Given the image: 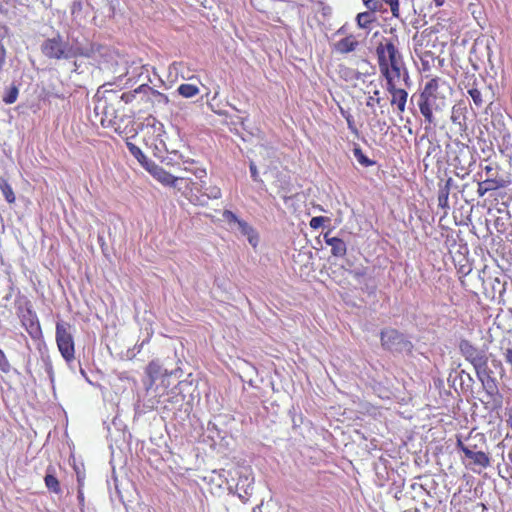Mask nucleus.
I'll list each match as a JSON object with an SVG mask.
<instances>
[{
	"mask_svg": "<svg viewBox=\"0 0 512 512\" xmlns=\"http://www.w3.org/2000/svg\"><path fill=\"white\" fill-rule=\"evenodd\" d=\"M41 52L44 56L53 60H69L77 56L90 57L93 48H83L76 44H70L57 33L56 36L48 38L41 44Z\"/></svg>",
	"mask_w": 512,
	"mask_h": 512,
	"instance_id": "f257e3e1",
	"label": "nucleus"
},
{
	"mask_svg": "<svg viewBox=\"0 0 512 512\" xmlns=\"http://www.w3.org/2000/svg\"><path fill=\"white\" fill-rule=\"evenodd\" d=\"M438 80L431 79L424 87L419 95L418 106L421 114L425 118V122L429 125H436L433 112H441L447 107V100L444 96H440L437 92Z\"/></svg>",
	"mask_w": 512,
	"mask_h": 512,
	"instance_id": "f03ea898",
	"label": "nucleus"
},
{
	"mask_svg": "<svg viewBox=\"0 0 512 512\" xmlns=\"http://www.w3.org/2000/svg\"><path fill=\"white\" fill-rule=\"evenodd\" d=\"M379 67L385 64L389 72H393L396 76L403 75L405 84H408V71L405 67L403 58L397 47L390 40L380 43L376 48Z\"/></svg>",
	"mask_w": 512,
	"mask_h": 512,
	"instance_id": "7ed1b4c3",
	"label": "nucleus"
},
{
	"mask_svg": "<svg viewBox=\"0 0 512 512\" xmlns=\"http://www.w3.org/2000/svg\"><path fill=\"white\" fill-rule=\"evenodd\" d=\"M459 350L461 355L473 365L477 375L485 372L488 357L484 350L477 348L467 339H462L459 342Z\"/></svg>",
	"mask_w": 512,
	"mask_h": 512,
	"instance_id": "20e7f679",
	"label": "nucleus"
},
{
	"mask_svg": "<svg viewBox=\"0 0 512 512\" xmlns=\"http://www.w3.org/2000/svg\"><path fill=\"white\" fill-rule=\"evenodd\" d=\"M56 342L59 351L67 363L74 360V340L70 332V325L67 323H57Z\"/></svg>",
	"mask_w": 512,
	"mask_h": 512,
	"instance_id": "39448f33",
	"label": "nucleus"
},
{
	"mask_svg": "<svg viewBox=\"0 0 512 512\" xmlns=\"http://www.w3.org/2000/svg\"><path fill=\"white\" fill-rule=\"evenodd\" d=\"M380 339L383 348L390 351L401 352L412 348L411 342L406 340L404 335L395 329L383 330Z\"/></svg>",
	"mask_w": 512,
	"mask_h": 512,
	"instance_id": "423d86ee",
	"label": "nucleus"
},
{
	"mask_svg": "<svg viewBox=\"0 0 512 512\" xmlns=\"http://www.w3.org/2000/svg\"><path fill=\"white\" fill-rule=\"evenodd\" d=\"M477 376L479 377L488 397L487 403L492 402L494 407L501 406L503 397L499 392L496 379L487 373H485L483 376L481 374Z\"/></svg>",
	"mask_w": 512,
	"mask_h": 512,
	"instance_id": "0eeeda50",
	"label": "nucleus"
},
{
	"mask_svg": "<svg viewBox=\"0 0 512 512\" xmlns=\"http://www.w3.org/2000/svg\"><path fill=\"white\" fill-rule=\"evenodd\" d=\"M95 115L99 117L102 126H109L114 123L117 117L116 109L107 103L106 99L98 100L94 108Z\"/></svg>",
	"mask_w": 512,
	"mask_h": 512,
	"instance_id": "6e6552de",
	"label": "nucleus"
},
{
	"mask_svg": "<svg viewBox=\"0 0 512 512\" xmlns=\"http://www.w3.org/2000/svg\"><path fill=\"white\" fill-rule=\"evenodd\" d=\"M152 176L157 179L159 182H161L164 185H169L172 187L177 186V182L179 180H183V177H176L170 174L169 172L165 171L162 167H159L155 163H147V169Z\"/></svg>",
	"mask_w": 512,
	"mask_h": 512,
	"instance_id": "1a4fd4ad",
	"label": "nucleus"
},
{
	"mask_svg": "<svg viewBox=\"0 0 512 512\" xmlns=\"http://www.w3.org/2000/svg\"><path fill=\"white\" fill-rule=\"evenodd\" d=\"M21 322L32 338L36 339L41 335V328L37 316L30 309H27L22 314Z\"/></svg>",
	"mask_w": 512,
	"mask_h": 512,
	"instance_id": "9d476101",
	"label": "nucleus"
},
{
	"mask_svg": "<svg viewBox=\"0 0 512 512\" xmlns=\"http://www.w3.org/2000/svg\"><path fill=\"white\" fill-rule=\"evenodd\" d=\"M506 187V181L497 177L496 174H491L484 181L478 183L477 193L479 197H483L487 192Z\"/></svg>",
	"mask_w": 512,
	"mask_h": 512,
	"instance_id": "9b49d317",
	"label": "nucleus"
},
{
	"mask_svg": "<svg viewBox=\"0 0 512 512\" xmlns=\"http://www.w3.org/2000/svg\"><path fill=\"white\" fill-rule=\"evenodd\" d=\"M178 372H182L180 367L175 370L168 371V369L163 368L157 360L151 361L146 368V373L152 382L161 375H177Z\"/></svg>",
	"mask_w": 512,
	"mask_h": 512,
	"instance_id": "f8f14e48",
	"label": "nucleus"
},
{
	"mask_svg": "<svg viewBox=\"0 0 512 512\" xmlns=\"http://www.w3.org/2000/svg\"><path fill=\"white\" fill-rule=\"evenodd\" d=\"M135 92H143L144 94L148 95V98L152 103L158 104L160 106L167 105L169 101L166 95L154 90L147 84L140 85L135 89Z\"/></svg>",
	"mask_w": 512,
	"mask_h": 512,
	"instance_id": "ddd939ff",
	"label": "nucleus"
},
{
	"mask_svg": "<svg viewBox=\"0 0 512 512\" xmlns=\"http://www.w3.org/2000/svg\"><path fill=\"white\" fill-rule=\"evenodd\" d=\"M381 73L386 78L387 81V91L394 96L396 92H401L404 89L398 88L397 85L403 75L396 76L393 72H389V69L386 68L385 64H381Z\"/></svg>",
	"mask_w": 512,
	"mask_h": 512,
	"instance_id": "4468645a",
	"label": "nucleus"
},
{
	"mask_svg": "<svg viewBox=\"0 0 512 512\" xmlns=\"http://www.w3.org/2000/svg\"><path fill=\"white\" fill-rule=\"evenodd\" d=\"M465 110L466 108L460 104L452 107L451 121L453 124L458 125L460 131H465L467 128Z\"/></svg>",
	"mask_w": 512,
	"mask_h": 512,
	"instance_id": "2eb2a0df",
	"label": "nucleus"
},
{
	"mask_svg": "<svg viewBox=\"0 0 512 512\" xmlns=\"http://www.w3.org/2000/svg\"><path fill=\"white\" fill-rule=\"evenodd\" d=\"M359 42L353 36L345 37L334 44V49L341 54H346L354 51Z\"/></svg>",
	"mask_w": 512,
	"mask_h": 512,
	"instance_id": "dca6fc26",
	"label": "nucleus"
},
{
	"mask_svg": "<svg viewBox=\"0 0 512 512\" xmlns=\"http://www.w3.org/2000/svg\"><path fill=\"white\" fill-rule=\"evenodd\" d=\"M466 457L471 459L474 464L486 468L490 465L489 456L482 451H474L470 449V451H466Z\"/></svg>",
	"mask_w": 512,
	"mask_h": 512,
	"instance_id": "f3484780",
	"label": "nucleus"
},
{
	"mask_svg": "<svg viewBox=\"0 0 512 512\" xmlns=\"http://www.w3.org/2000/svg\"><path fill=\"white\" fill-rule=\"evenodd\" d=\"M44 481H45L46 487L50 491H52L56 494H59L61 492L60 483H59L58 479L55 477L54 469L51 466H49L47 469V473L44 477Z\"/></svg>",
	"mask_w": 512,
	"mask_h": 512,
	"instance_id": "a211bd4d",
	"label": "nucleus"
},
{
	"mask_svg": "<svg viewBox=\"0 0 512 512\" xmlns=\"http://www.w3.org/2000/svg\"><path fill=\"white\" fill-rule=\"evenodd\" d=\"M237 229L244 235L247 236L249 243L252 246H256L258 242L257 235L255 234L254 229L245 221L240 220L237 225Z\"/></svg>",
	"mask_w": 512,
	"mask_h": 512,
	"instance_id": "6ab92c4d",
	"label": "nucleus"
},
{
	"mask_svg": "<svg viewBox=\"0 0 512 512\" xmlns=\"http://www.w3.org/2000/svg\"><path fill=\"white\" fill-rule=\"evenodd\" d=\"M376 20L375 14L373 11H366L359 13L356 17L357 25L360 28L366 29L369 25Z\"/></svg>",
	"mask_w": 512,
	"mask_h": 512,
	"instance_id": "aec40b11",
	"label": "nucleus"
},
{
	"mask_svg": "<svg viewBox=\"0 0 512 512\" xmlns=\"http://www.w3.org/2000/svg\"><path fill=\"white\" fill-rule=\"evenodd\" d=\"M127 148L129 152L147 169V163H152V161L148 160V158L144 155L141 149L133 143L127 142Z\"/></svg>",
	"mask_w": 512,
	"mask_h": 512,
	"instance_id": "412c9836",
	"label": "nucleus"
},
{
	"mask_svg": "<svg viewBox=\"0 0 512 512\" xmlns=\"http://www.w3.org/2000/svg\"><path fill=\"white\" fill-rule=\"evenodd\" d=\"M407 97H408V93L405 90H403L401 92H396V94H394V96H392L391 104L397 105L399 112L402 113L405 111Z\"/></svg>",
	"mask_w": 512,
	"mask_h": 512,
	"instance_id": "4be33fe9",
	"label": "nucleus"
},
{
	"mask_svg": "<svg viewBox=\"0 0 512 512\" xmlns=\"http://www.w3.org/2000/svg\"><path fill=\"white\" fill-rule=\"evenodd\" d=\"M178 92L185 98H191L199 93V89L197 86L192 84H181L178 87Z\"/></svg>",
	"mask_w": 512,
	"mask_h": 512,
	"instance_id": "5701e85b",
	"label": "nucleus"
},
{
	"mask_svg": "<svg viewBox=\"0 0 512 512\" xmlns=\"http://www.w3.org/2000/svg\"><path fill=\"white\" fill-rule=\"evenodd\" d=\"M0 190L2 191L7 202L13 203L15 201V195L11 186L3 178H0Z\"/></svg>",
	"mask_w": 512,
	"mask_h": 512,
	"instance_id": "b1692460",
	"label": "nucleus"
},
{
	"mask_svg": "<svg viewBox=\"0 0 512 512\" xmlns=\"http://www.w3.org/2000/svg\"><path fill=\"white\" fill-rule=\"evenodd\" d=\"M347 247L346 243L338 238L336 241H334L333 246L331 247V254L335 257H343L346 254Z\"/></svg>",
	"mask_w": 512,
	"mask_h": 512,
	"instance_id": "393cba45",
	"label": "nucleus"
},
{
	"mask_svg": "<svg viewBox=\"0 0 512 512\" xmlns=\"http://www.w3.org/2000/svg\"><path fill=\"white\" fill-rule=\"evenodd\" d=\"M353 153H354V156L356 157V159L358 160V162L360 164H362L363 166H371L374 164V162L372 160H370L367 156H365L361 150L360 147H355L353 149Z\"/></svg>",
	"mask_w": 512,
	"mask_h": 512,
	"instance_id": "a878e982",
	"label": "nucleus"
},
{
	"mask_svg": "<svg viewBox=\"0 0 512 512\" xmlns=\"http://www.w3.org/2000/svg\"><path fill=\"white\" fill-rule=\"evenodd\" d=\"M18 93H19V91L16 86L10 87V89L8 90L6 95L3 97V101L6 104H13L17 100Z\"/></svg>",
	"mask_w": 512,
	"mask_h": 512,
	"instance_id": "bb28decb",
	"label": "nucleus"
},
{
	"mask_svg": "<svg viewBox=\"0 0 512 512\" xmlns=\"http://www.w3.org/2000/svg\"><path fill=\"white\" fill-rule=\"evenodd\" d=\"M448 198H449V191L447 188H441L438 192V205L441 208H447L448 207Z\"/></svg>",
	"mask_w": 512,
	"mask_h": 512,
	"instance_id": "cd10ccee",
	"label": "nucleus"
},
{
	"mask_svg": "<svg viewBox=\"0 0 512 512\" xmlns=\"http://www.w3.org/2000/svg\"><path fill=\"white\" fill-rule=\"evenodd\" d=\"M223 218L229 225H238L241 219H239L232 211L225 210L223 212Z\"/></svg>",
	"mask_w": 512,
	"mask_h": 512,
	"instance_id": "c85d7f7f",
	"label": "nucleus"
},
{
	"mask_svg": "<svg viewBox=\"0 0 512 512\" xmlns=\"http://www.w3.org/2000/svg\"><path fill=\"white\" fill-rule=\"evenodd\" d=\"M468 94L471 96L476 106L480 107L483 104L481 92L478 89L471 88L468 90Z\"/></svg>",
	"mask_w": 512,
	"mask_h": 512,
	"instance_id": "c756f323",
	"label": "nucleus"
},
{
	"mask_svg": "<svg viewBox=\"0 0 512 512\" xmlns=\"http://www.w3.org/2000/svg\"><path fill=\"white\" fill-rule=\"evenodd\" d=\"M204 194L209 198V199H218L221 197V191L218 187L216 186H213V187H209V188H206L205 189V192Z\"/></svg>",
	"mask_w": 512,
	"mask_h": 512,
	"instance_id": "7c9ffc66",
	"label": "nucleus"
},
{
	"mask_svg": "<svg viewBox=\"0 0 512 512\" xmlns=\"http://www.w3.org/2000/svg\"><path fill=\"white\" fill-rule=\"evenodd\" d=\"M325 221H329V219L326 218V217H322V216L313 217L310 220V227L313 228V229H318V228H320L323 225V223Z\"/></svg>",
	"mask_w": 512,
	"mask_h": 512,
	"instance_id": "2f4dec72",
	"label": "nucleus"
},
{
	"mask_svg": "<svg viewBox=\"0 0 512 512\" xmlns=\"http://www.w3.org/2000/svg\"><path fill=\"white\" fill-rule=\"evenodd\" d=\"M387 5L390 6L392 15L395 17L399 16V0H383Z\"/></svg>",
	"mask_w": 512,
	"mask_h": 512,
	"instance_id": "473e14b6",
	"label": "nucleus"
},
{
	"mask_svg": "<svg viewBox=\"0 0 512 512\" xmlns=\"http://www.w3.org/2000/svg\"><path fill=\"white\" fill-rule=\"evenodd\" d=\"M83 9V0H74L71 5V14L78 15Z\"/></svg>",
	"mask_w": 512,
	"mask_h": 512,
	"instance_id": "72a5a7b5",
	"label": "nucleus"
},
{
	"mask_svg": "<svg viewBox=\"0 0 512 512\" xmlns=\"http://www.w3.org/2000/svg\"><path fill=\"white\" fill-rule=\"evenodd\" d=\"M0 369L3 372H8L10 370V364L6 358L5 353L0 349Z\"/></svg>",
	"mask_w": 512,
	"mask_h": 512,
	"instance_id": "f704fd0d",
	"label": "nucleus"
},
{
	"mask_svg": "<svg viewBox=\"0 0 512 512\" xmlns=\"http://www.w3.org/2000/svg\"><path fill=\"white\" fill-rule=\"evenodd\" d=\"M138 93L139 92H135V90H133L132 92L123 93L120 96V100L125 102L126 104L131 103L133 101V99L135 98L136 94H138Z\"/></svg>",
	"mask_w": 512,
	"mask_h": 512,
	"instance_id": "c9c22d12",
	"label": "nucleus"
},
{
	"mask_svg": "<svg viewBox=\"0 0 512 512\" xmlns=\"http://www.w3.org/2000/svg\"><path fill=\"white\" fill-rule=\"evenodd\" d=\"M372 121L374 122L373 126L378 128L379 131H383L384 128L387 127V123L385 121H381L376 113L374 114Z\"/></svg>",
	"mask_w": 512,
	"mask_h": 512,
	"instance_id": "e433bc0d",
	"label": "nucleus"
},
{
	"mask_svg": "<svg viewBox=\"0 0 512 512\" xmlns=\"http://www.w3.org/2000/svg\"><path fill=\"white\" fill-rule=\"evenodd\" d=\"M345 118H346L349 130L352 133H354L355 135H358V129H357L356 125H355L353 117L350 114H348L347 116H345Z\"/></svg>",
	"mask_w": 512,
	"mask_h": 512,
	"instance_id": "4c0bfd02",
	"label": "nucleus"
},
{
	"mask_svg": "<svg viewBox=\"0 0 512 512\" xmlns=\"http://www.w3.org/2000/svg\"><path fill=\"white\" fill-rule=\"evenodd\" d=\"M249 168H250V173H251L252 179L256 182L261 181L259 179V174H258L256 164L253 161H250Z\"/></svg>",
	"mask_w": 512,
	"mask_h": 512,
	"instance_id": "58836bf2",
	"label": "nucleus"
},
{
	"mask_svg": "<svg viewBox=\"0 0 512 512\" xmlns=\"http://www.w3.org/2000/svg\"><path fill=\"white\" fill-rule=\"evenodd\" d=\"M364 4L370 11L373 12H375L380 6L379 2L376 0H364Z\"/></svg>",
	"mask_w": 512,
	"mask_h": 512,
	"instance_id": "ea45409f",
	"label": "nucleus"
},
{
	"mask_svg": "<svg viewBox=\"0 0 512 512\" xmlns=\"http://www.w3.org/2000/svg\"><path fill=\"white\" fill-rule=\"evenodd\" d=\"M484 170L486 172L487 177H491V174H496L498 176L497 166L489 164L484 167Z\"/></svg>",
	"mask_w": 512,
	"mask_h": 512,
	"instance_id": "a19ab883",
	"label": "nucleus"
},
{
	"mask_svg": "<svg viewBox=\"0 0 512 512\" xmlns=\"http://www.w3.org/2000/svg\"><path fill=\"white\" fill-rule=\"evenodd\" d=\"M338 239V237H332L330 236V232H327L324 234V241L327 245L329 246H333L334 244V241H336Z\"/></svg>",
	"mask_w": 512,
	"mask_h": 512,
	"instance_id": "79ce46f5",
	"label": "nucleus"
},
{
	"mask_svg": "<svg viewBox=\"0 0 512 512\" xmlns=\"http://www.w3.org/2000/svg\"><path fill=\"white\" fill-rule=\"evenodd\" d=\"M456 447L464 453L466 456V451H470V448L466 446L460 439L457 440Z\"/></svg>",
	"mask_w": 512,
	"mask_h": 512,
	"instance_id": "37998d69",
	"label": "nucleus"
},
{
	"mask_svg": "<svg viewBox=\"0 0 512 512\" xmlns=\"http://www.w3.org/2000/svg\"><path fill=\"white\" fill-rule=\"evenodd\" d=\"M381 102V99L380 98H374L373 96H370L368 99H367V102H366V106L367 107H373L374 103L376 104H380Z\"/></svg>",
	"mask_w": 512,
	"mask_h": 512,
	"instance_id": "c03bdc74",
	"label": "nucleus"
},
{
	"mask_svg": "<svg viewBox=\"0 0 512 512\" xmlns=\"http://www.w3.org/2000/svg\"><path fill=\"white\" fill-rule=\"evenodd\" d=\"M78 482H79V489H78V496L77 497H78L80 505H83L84 495H83V492H82V489H81V478H80L79 475H78Z\"/></svg>",
	"mask_w": 512,
	"mask_h": 512,
	"instance_id": "a18cd8bd",
	"label": "nucleus"
},
{
	"mask_svg": "<svg viewBox=\"0 0 512 512\" xmlns=\"http://www.w3.org/2000/svg\"><path fill=\"white\" fill-rule=\"evenodd\" d=\"M194 175H195L196 178L202 179V178H204L206 176V171L204 169L197 168L194 171Z\"/></svg>",
	"mask_w": 512,
	"mask_h": 512,
	"instance_id": "49530a36",
	"label": "nucleus"
},
{
	"mask_svg": "<svg viewBox=\"0 0 512 512\" xmlns=\"http://www.w3.org/2000/svg\"><path fill=\"white\" fill-rule=\"evenodd\" d=\"M453 184V179L452 178H448L445 182V185L442 186L441 188H447V190L450 192V188Z\"/></svg>",
	"mask_w": 512,
	"mask_h": 512,
	"instance_id": "de8ad7c7",
	"label": "nucleus"
},
{
	"mask_svg": "<svg viewBox=\"0 0 512 512\" xmlns=\"http://www.w3.org/2000/svg\"><path fill=\"white\" fill-rule=\"evenodd\" d=\"M434 1L436 3V6H438V7L442 6L444 3V0H434Z\"/></svg>",
	"mask_w": 512,
	"mask_h": 512,
	"instance_id": "09e8293b",
	"label": "nucleus"
},
{
	"mask_svg": "<svg viewBox=\"0 0 512 512\" xmlns=\"http://www.w3.org/2000/svg\"><path fill=\"white\" fill-rule=\"evenodd\" d=\"M98 241L101 244V247L103 248V246H104V239H103V237L102 236H98Z\"/></svg>",
	"mask_w": 512,
	"mask_h": 512,
	"instance_id": "8fccbe9b",
	"label": "nucleus"
},
{
	"mask_svg": "<svg viewBox=\"0 0 512 512\" xmlns=\"http://www.w3.org/2000/svg\"><path fill=\"white\" fill-rule=\"evenodd\" d=\"M466 446H468L470 449H473L474 451H475V449H476V447H477V445H476V444H471V443L466 444Z\"/></svg>",
	"mask_w": 512,
	"mask_h": 512,
	"instance_id": "3c124183",
	"label": "nucleus"
},
{
	"mask_svg": "<svg viewBox=\"0 0 512 512\" xmlns=\"http://www.w3.org/2000/svg\"><path fill=\"white\" fill-rule=\"evenodd\" d=\"M172 160H173V158L167 157L164 161H166V164L169 165V164H171Z\"/></svg>",
	"mask_w": 512,
	"mask_h": 512,
	"instance_id": "603ef678",
	"label": "nucleus"
},
{
	"mask_svg": "<svg viewBox=\"0 0 512 512\" xmlns=\"http://www.w3.org/2000/svg\"><path fill=\"white\" fill-rule=\"evenodd\" d=\"M492 363H493L494 366H501V362L500 361L493 360Z\"/></svg>",
	"mask_w": 512,
	"mask_h": 512,
	"instance_id": "864d4df0",
	"label": "nucleus"
},
{
	"mask_svg": "<svg viewBox=\"0 0 512 512\" xmlns=\"http://www.w3.org/2000/svg\"><path fill=\"white\" fill-rule=\"evenodd\" d=\"M505 291V288H504V285L502 286V288L499 290V295H502V293Z\"/></svg>",
	"mask_w": 512,
	"mask_h": 512,
	"instance_id": "5fc2aeb1",
	"label": "nucleus"
},
{
	"mask_svg": "<svg viewBox=\"0 0 512 512\" xmlns=\"http://www.w3.org/2000/svg\"><path fill=\"white\" fill-rule=\"evenodd\" d=\"M493 281H494L495 283H497L498 285H500V284H501V283H500L499 278H495Z\"/></svg>",
	"mask_w": 512,
	"mask_h": 512,
	"instance_id": "6e6d98bb",
	"label": "nucleus"
},
{
	"mask_svg": "<svg viewBox=\"0 0 512 512\" xmlns=\"http://www.w3.org/2000/svg\"><path fill=\"white\" fill-rule=\"evenodd\" d=\"M379 94V91L378 90H375L374 91V95H378Z\"/></svg>",
	"mask_w": 512,
	"mask_h": 512,
	"instance_id": "4d7b16f0",
	"label": "nucleus"
},
{
	"mask_svg": "<svg viewBox=\"0 0 512 512\" xmlns=\"http://www.w3.org/2000/svg\"><path fill=\"white\" fill-rule=\"evenodd\" d=\"M172 154H173L174 156H177V155H178V154H177V151H173V152H172Z\"/></svg>",
	"mask_w": 512,
	"mask_h": 512,
	"instance_id": "13d9d810",
	"label": "nucleus"
}]
</instances>
